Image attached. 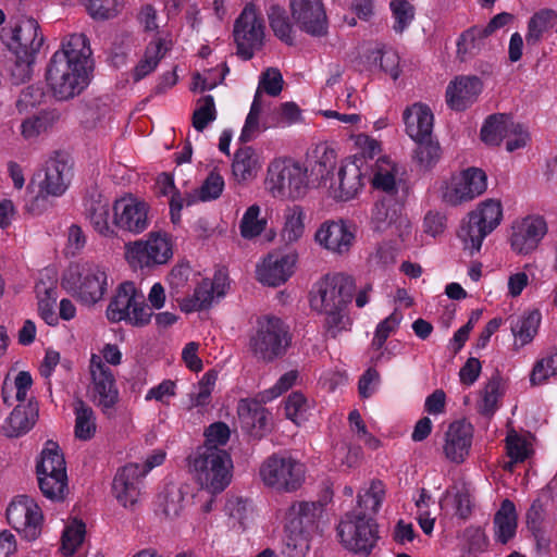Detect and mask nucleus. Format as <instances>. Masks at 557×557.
Returning a JSON list of instances; mask_svg holds the SVG:
<instances>
[{
    "instance_id": "1",
    "label": "nucleus",
    "mask_w": 557,
    "mask_h": 557,
    "mask_svg": "<svg viewBox=\"0 0 557 557\" xmlns=\"http://www.w3.org/2000/svg\"><path fill=\"white\" fill-rule=\"evenodd\" d=\"M91 49L84 34H73L62 42L48 63L46 82L52 95L67 100L79 95L89 84Z\"/></svg>"
},
{
    "instance_id": "2",
    "label": "nucleus",
    "mask_w": 557,
    "mask_h": 557,
    "mask_svg": "<svg viewBox=\"0 0 557 557\" xmlns=\"http://www.w3.org/2000/svg\"><path fill=\"white\" fill-rule=\"evenodd\" d=\"M372 286L367 285L357 292L352 276L345 273H332L321 277L310 293V306L318 313H344L355 299L358 309L370 301Z\"/></svg>"
},
{
    "instance_id": "3",
    "label": "nucleus",
    "mask_w": 557,
    "mask_h": 557,
    "mask_svg": "<svg viewBox=\"0 0 557 557\" xmlns=\"http://www.w3.org/2000/svg\"><path fill=\"white\" fill-rule=\"evenodd\" d=\"M293 344L289 325L278 315H258L249 337V350L261 362L272 363L283 358Z\"/></svg>"
},
{
    "instance_id": "4",
    "label": "nucleus",
    "mask_w": 557,
    "mask_h": 557,
    "mask_svg": "<svg viewBox=\"0 0 557 557\" xmlns=\"http://www.w3.org/2000/svg\"><path fill=\"white\" fill-rule=\"evenodd\" d=\"M407 135L417 143L414 158L420 166L432 169L441 158L438 141L432 139L434 115L429 106L414 103L403 113Z\"/></svg>"
},
{
    "instance_id": "5",
    "label": "nucleus",
    "mask_w": 557,
    "mask_h": 557,
    "mask_svg": "<svg viewBox=\"0 0 557 557\" xmlns=\"http://www.w3.org/2000/svg\"><path fill=\"white\" fill-rule=\"evenodd\" d=\"M61 284L74 292L82 304L92 306L103 298L108 289V274L98 263L72 262L64 271Z\"/></svg>"
},
{
    "instance_id": "6",
    "label": "nucleus",
    "mask_w": 557,
    "mask_h": 557,
    "mask_svg": "<svg viewBox=\"0 0 557 557\" xmlns=\"http://www.w3.org/2000/svg\"><path fill=\"white\" fill-rule=\"evenodd\" d=\"M195 478L211 494L224 491L232 480L233 462L230 454L215 446H200L191 460Z\"/></svg>"
},
{
    "instance_id": "7",
    "label": "nucleus",
    "mask_w": 557,
    "mask_h": 557,
    "mask_svg": "<svg viewBox=\"0 0 557 557\" xmlns=\"http://www.w3.org/2000/svg\"><path fill=\"white\" fill-rule=\"evenodd\" d=\"M503 219V208L499 201L490 199L483 201L475 210L468 214L458 232L463 249L470 256L479 252L484 238L492 233Z\"/></svg>"
},
{
    "instance_id": "8",
    "label": "nucleus",
    "mask_w": 557,
    "mask_h": 557,
    "mask_svg": "<svg viewBox=\"0 0 557 557\" xmlns=\"http://www.w3.org/2000/svg\"><path fill=\"white\" fill-rule=\"evenodd\" d=\"M305 472L301 462L282 454L269 456L259 469L263 484L281 493H292L300 488Z\"/></svg>"
},
{
    "instance_id": "9",
    "label": "nucleus",
    "mask_w": 557,
    "mask_h": 557,
    "mask_svg": "<svg viewBox=\"0 0 557 557\" xmlns=\"http://www.w3.org/2000/svg\"><path fill=\"white\" fill-rule=\"evenodd\" d=\"M124 255L133 269H151L169 262L173 257V246L166 233L150 232L145 240L125 244Z\"/></svg>"
},
{
    "instance_id": "10",
    "label": "nucleus",
    "mask_w": 557,
    "mask_h": 557,
    "mask_svg": "<svg viewBox=\"0 0 557 557\" xmlns=\"http://www.w3.org/2000/svg\"><path fill=\"white\" fill-rule=\"evenodd\" d=\"M307 170L292 159H274L268 166L265 184L276 198H299L307 189Z\"/></svg>"
},
{
    "instance_id": "11",
    "label": "nucleus",
    "mask_w": 557,
    "mask_h": 557,
    "mask_svg": "<svg viewBox=\"0 0 557 557\" xmlns=\"http://www.w3.org/2000/svg\"><path fill=\"white\" fill-rule=\"evenodd\" d=\"M376 528L375 521L371 517H366V512L352 511L341 521L337 534L346 549L368 556L379 539Z\"/></svg>"
},
{
    "instance_id": "12",
    "label": "nucleus",
    "mask_w": 557,
    "mask_h": 557,
    "mask_svg": "<svg viewBox=\"0 0 557 557\" xmlns=\"http://www.w3.org/2000/svg\"><path fill=\"white\" fill-rule=\"evenodd\" d=\"M1 39L14 55L37 57L45 38L34 17L21 16L2 28Z\"/></svg>"
},
{
    "instance_id": "13",
    "label": "nucleus",
    "mask_w": 557,
    "mask_h": 557,
    "mask_svg": "<svg viewBox=\"0 0 557 557\" xmlns=\"http://www.w3.org/2000/svg\"><path fill=\"white\" fill-rule=\"evenodd\" d=\"M234 41L237 47V55L245 60H251L257 50L263 46L264 23L257 14L253 4H247L234 23Z\"/></svg>"
},
{
    "instance_id": "14",
    "label": "nucleus",
    "mask_w": 557,
    "mask_h": 557,
    "mask_svg": "<svg viewBox=\"0 0 557 557\" xmlns=\"http://www.w3.org/2000/svg\"><path fill=\"white\" fill-rule=\"evenodd\" d=\"M7 521L24 540L32 542L41 534L44 515L34 498L20 495L9 504Z\"/></svg>"
},
{
    "instance_id": "15",
    "label": "nucleus",
    "mask_w": 557,
    "mask_h": 557,
    "mask_svg": "<svg viewBox=\"0 0 557 557\" xmlns=\"http://www.w3.org/2000/svg\"><path fill=\"white\" fill-rule=\"evenodd\" d=\"M91 400L101 411L111 416L120 400L115 376L98 355L90 358Z\"/></svg>"
},
{
    "instance_id": "16",
    "label": "nucleus",
    "mask_w": 557,
    "mask_h": 557,
    "mask_svg": "<svg viewBox=\"0 0 557 557\" xmlns=\"http://www.w3.org/2000/svg\"><path fill=\"white\" fill-rule=\"evenodd\" d=\"M149 209L146 201L132 195L116 199L112 206L113 225L122 232L141 234L150 224Z\"/></svg>"
},
{
    "instance_id": "17",
    "label": "nucleus",
    "mask_w": 557,
    "mask_h": 557,
    "mask_svg": "<svg viewBox=\"0 0 557 557\" xmlns=\"http://www.w3.org/2000/svg\"><path fill=\"white\" fill-rule=\"evenodd\" d=\"M297 260L298 253L295 249L287 252H270L257 267V278L264 285L280 286L292 276Z\"/></svg>"
},
{
    "instance_id": "18",
    "label": "nucleus",
    "mask_w": 557,
    "mask_h": 557,
    "mask_svg": "<svg viewBox=\"0 0 557 557\" xmlns=\"http://www.w3.org/2000/svg\"><path fill=\"white\" fill-rule=\"evenodd\" d=\"M292 16L305 33L321 37L327 33V17L320 0H290Z\"/></svg>"
},
{
    "instance_id": "19",
    "label": "nucleus",
    "mask_w": 557,
    "mask_h": 557,
    "mask_svg": "<svg viewBox=\"0 0 557 557\" xmlns=\"http://www.w3.org/2000/svg\"><path fill=\"white\" fill-rule=\"evenodd\" d=\"M45 178L39 188L52 197L62 196L69 188L73 177V164L63 152H54L45 164Z\"/></svg>"
},
{
    "instance_id": "20",
    "label": "nucleus",
    "mask_w": 557,
    "mask_h": 557,
    "mask_svg": "<svg viewBox=\"0 0 557 557\" xmlns=\"http://www.w3.org/2000/svg\"><path fill=\"white\" fill-rule=\"evenodd\" d=\"M547 233V223L541 215H529L513 226L511 247L519 253L534 250Z\"/></svg>"
},
{
    "instance_id": "21",
    "label": "nucleus",
    "mask_w": 557,
    "mask_h": 557,
    "mask_svg": "<svg viewBox=\"0 0 557 557\" xmlns=\"http://www.w3.org/2000/svg\"><path fill=\"white\" fill-rule=\"evenodd\" d=\"M146 474V470L138 463H128L116 472L112 490L117 502L124 507L133 506L136 504L140 488L143 478Z\"/></svg>"
},
{
    "instance_id": "22",
    "label": "nucleus",
    "mask_w": 557,
    "mask_h": 557,
    "mask_svg": "<svg viewBox=\"0 0 557 557\" xmlns=\"http://www.w3.org/2000/svg\"><path fill=\"white\" fill-rule=\"evenodd\" d=\"M483 90L478 76H457L446 88V103L454 111H465L472 106Z\"/></svg>"
},
{
    "instance_id": "23",
    "label": "nucleus",
    "mask_w": 557,
    "mask_h": 557,
    "mask_svg": "<svg viewBox=\"0 0 557 557\" xmlns=\"http://www.w3.org/2000/svg\"><path fill=\"white\" fill-rule=\"evenodd\" d=\"M226 276L219 273L212 281L203 280L194 290L191 298L184 299L181 310L185 313L202 311L211 307L214 300L224 297L226 293Z\"/></svg>"
},
{
    "instance_id": "24",
    "label": "nucleus",
    "mask_w": 557,
    "mask_h": 557,
    "mask_svg": "<svg viewBox=\"0 0 557 557\" xmlns=\"http://www.w3.org/2000/svg\"><path fill=\"white\" fill-rule=\"evenodd\" d=\"M315 242L323 248L338 255L349 251L355 234L344 221H326L314 235Z\"/></svg>"
},
{
    "instance_id": "25",
    "label": "nucleus",
    "mask_w": 557,
    "mask_h": 557,
    "mask_svg": "<svg viewBox=\"0 0 557 557\" xmlns=\"http://www.w3.org/2000/svg\"><path fill=\"white\" fill-rule=\"evenodd\" d=\"M237 414L242 428L255 437H262L271 430V413L256 400L240 399Z\"/></svg>"
},
{
    "instance_id": "26",
    "label": "nucleus",
    "mask_w": 557,
    "mask_h": 557,
    "mask_svg": "<svg viewBox=\"0 0 557 557\" xmlns=\"http://www.w3.org/2000/svg\"><path fill=\"white\" fill-rule=\"evenodd\" d=\"M473 429L470 423L455 421L445 434L444 454L453 462L460 463L469 455Z\"/></svg>"
},
{
    "instance_id": "27",
    "label": "nucleus",
    "mask_w": 557,
    "mask_h": 557,
    "mask_svg": "<svg viewBox=\"0 0 557 557\" xmlns=\"http://www.w3.org/2000/svg\"><path fill=\"white\" fill-rule=\"evenodd\" d=\"M146 307L144 293L134 282L125 281L117 286L106 313H145Z\"/></svg>"
},
{
    "instance_id": "28",
    "label": "nucleus",
    "mask_w": 557,
    "mask_h": 557,
    "mask_svg": "<svg viewBox=\"0 0 557 557\" xmlns=\"http://www.w3.org/2000/svg\"><path fill=\"white\" fill-rule=\"evenodd\" d=\"M323 511L320 502H296L286 513V524L289 529H299L310 533Z\"/></svg>"
},
{
    "instance_id": "29",
    "label": "nucleus",
    "mask_w": 557,
    "mask_h": 557,
    "mask_svg": "<svg viewBox=\"0 0 557 557\" xmlns=\"http://www.w3.org/2000/svg\"><path fill=\"white\" fill-rule=\"evenodd\" d=\"M519 124L512 122L506 114H492L482 125L480 137L488 146H499L510 136V132L517 131Z\"/></svg>"
},
{
    "instance_id": "30",
    "label": "nucleus",
    "mask_w": 557,
    "mask_h": 557,
    "mask_svg": "<svg viewBox=\"0 0 557 557\" xmlns=\"http://www.w3.org/2000/svg\"><path fill=\"white\" fill-rule=\"evenodd\" d=\"M37 416V409L32 403L17 405L3 425L5 435L18 437L25 434L35 424Z\"/></svg>"
},
{
    "instance_id": "31",
    "label": "nucleus",
    "mask_w": 557,
    "mask_h": 557,
    "mask_svg": "<svg viewBox=\"0 0 557 557\" xmlns=\"http://www.w3.org/2000/svg\"><path fill=\"white\" fill-rule=\"evenodd\" d=\"M111 206L107 199H92L87 209L86 215L92 228L103 237H113L116 235L113 221L110 222Z\"/></svg>"
},
{
    "instance_id": "32",
    "label": "nucleus",
    "mask_w": 557,
    "mask_h": 557,
    "mask_svg": "<svg viewBox=\"0 0 557 557\" xmlns=\"http://www.w3.org/2000/svg\"><path fill=\"white\" fill-rule=\"evenodd\" d=\"M189 495L188 485L169 483L158 494V507L165 517L176 518L184 508L185 497Z\"/></svg>"
},
{
    "instance_id": "33",
    "label": "nucleus",
    "mask_w": 557,
    "mask_h": 557,
    "mask_svg": "<svg viewBox=\"0 0 557 557\" xmlns=\"http://www.w3.org/2000/svg\"><path fill=\"white\" fill-rule=\"evenodd\" d=\"M338 194L337 198L347 201L354 198L363 186V175L357 161L343 164L337 173Z\"/></svg>"
},
{
    "instance_id": "34",
    "label": "nucleus",
    "mask_w": 557,
    "mask_h": 557,
    "mask_svg": "<svg viewBox=\"0 0 557 557\" xmlns=\"http://www.w3.org/2000/svg\"><path fill=\"white\" fill-rule=\"evenodd\" d=\"M557 22V11L541 9L528 21L525 41L529 48L537 46L554 24Z\"/></svg>"
},
{
    "instance_id": "35",
    "label": "nucleus",
    "mask_w": 557,
    "mask_h": 557,
    "mask_svg": "<svg viewBox=\"0 0 557 557\" xmlns=\"http://www.w3.org/2000/svg\"><path fill=\"white\" fill-rule=\"evenodd\" d=\"M259 168L258 157L252 147L246 146L236 150L232 172L238 182L253 178Z\"/></svg>"
},
{
    "instance_id": "36",
    "label": "nucleus",
    "mask_w": 557,
    "mask_h": 557,
    "mask_svg": "<svg viewBox=\"0 0 557 557\" xmlns=\"http://www.w3.org/2000/svg\"><path fill=\"white\" fill-rule=\"evenodd\" d=\"M497 540L506 544L513 537L517 529V512L515 504L509 499L502 502L500 508L494 516Z\"/></svg>"
},
{
    "instance_id": "37",
    "label": "nucleus",
    "mask_w": 557,
    "mask_h": 557,
    "mask_svg": "<svg viewBox=\"0 0 557 557\" xmlns=\"http://www.w3.org/2000/svg\"><path fill=\"white\" fill-rule=\"evenodd\" d=\"M75 413V436L82 441H88L94 437L97 425L96 416L92 408L82 398H76L73 403Z\"/></svg>"
},
{
    "instance_id": "38",
    "label": "nucleus",
    "mask_w": 557,
    "mask_h": 557,
    "mask_svg": "<svg viewBox=\"0 0 557 557\" xmlns=\"http://www.w3.org/2000/svg\"><path fill=\"white\" fill-rule=\"evenodd\" d=\"M482 26H472L461 33L457 40V55L460 61H467L476 55L488 37Z\"/></svg>"
},
{
    "instance_id": "39",
    "label": "nucleus",
    "mask_w": 557,
    "mask_h": 557,
    "mask_svg": "<svg viewBox=\"0 0 557 557\" xmlns=\"http://www.w3.org/2000/svg\"><path fill=\"white\" fill-rule=\"evenodd\" d=\"M165 52L166 49L163 46L162 39L150 42L145 49L143 59L133 70L134 82L137 83L152 73L164 58Z\"/></svg>"
},
{
    "instance_id": "40",
    "label": "nucleus",
    "mask_w": 557,
    "mask_h": 557,
    "mask_svg": "<svg viewBox=\"0 0 557 557\" xmlns=\"http://www.w3.org/2000/svg\"><path fill=\"white\" fill-rule=\"evenodd\" d=\"M269 24L275 37L288 46H293L295 38L293 26L284 8L272 4L268 10Z\"/></svg>"
},
{
    "instance_id": "41",
    "label": "nucleus",
    "mask_w": 557,
    "mask_h": 557,
    "mask_svg": "<svg viewBox=\"0 0 557 557\" xmlns=\"http://www.w3.org/2000/svg\"><path fill=\"white\" fill-rule=\"evenodd\" d=\"M54 120L55 117L52 112L40 111L38 114L23 120L20 126L21 135L25 140H34L51 128Z\"/></svg>"
},
{
    "instance_id": "42",
    "label": "nucleus",
    "mask_w": 557,
    "mask_h": 557,
    "mask_svg": "<svg viewBox=\"0 0 557 557\" xmlns=\"http://www.w3.org/2000/svg\"><path fill=\"white\" fill-rule=\"evenodd\" d=\"M282 230L283 239L290 244L299 240L305 232V212L300 206L287 208Z\"/></svg>"
},
{
    "instance_id": "43",
    "label": "nucleus",
    "mask_w": 557,
    "mask_h": 557,
    "mask_svg": "<svg viewBox=\"0 0 557 557\" xmlns=\"http://www.w3.org/2000/svg\"><path fill=\"white\" fill-rule=\"evenodd\" d=\"M309 534L299 529H289L286 524L283 554L287 557H305L310 548Z\"/></svg>"
},
{
    "instance_id": "44",
    "label": "nucleus",
    "mask_w": 557,
    "mask_h": 557,
    "mask_svg": "<svg viewBox=\"0 0 557 557\" xmlns=\"http://www.w3.org/2000/svg\"><path fill=\"white\" fill-rule=\"evenodd\" d=\"M261 209L258 205H251L245 211L240 223V235L246 239L259 236L267 227L268 221L260 216Z\"/></svg>"
},
{
    "instance_id": "45",
    "label": "nucleus",
    "mask_w": 557,
    "mask_h": 557,
    "mask_svg": "<svg viewBox=\"0 0 557 557\" xmlns=\"http://www.w3.org/2000/svg\"><path fill=\"white\" fill-rule=\"evenodd\" d=\"M385 497V486L382 481L373 480L370 488L364 494L358 495V511L366 512V517L369 515H375Z\"/></svg>"
},
{
    "instance_id": "46",
    "label": "nucleus",
    "mask_w": 557,
    "mask_h": 557,
    "mask_svg": "<svg viewBox=\"0 0 557 557\" xmlns=\"http://www.w3.org/2000/svg\"><path fill=\"white\" fill-rule=\"evenodd\" d=\"M540 322V315H519L511 324L516 342H519L520 346L531 343L537 334Z\"/></svg>"
},
{
    "instance_id": "47",
    "label": "nucleus",
    "mask_w": 557,
    "mask_h": 557,
    "mask_svg": "<svg viewBox=\"0 0 557 557\" xmlns=\"http://www.w3.org/2000/svg\"><path fill=\"white\" fill-rule=\"evenodd\" d=\"M506 449L510 461L505 466V469L512 471L513 465L523 462L531 454L529 444L516 431H510L506 437Z\"/></svg>"
},
{
    "instance_id": "48",
    "label": "nucleus",
    "mask_w": 557,
    "mask_h": 557,
    "mask_svg": "<svg viewBox=\"0 0 557 557\" xmlns=\"http://www.w3.org/2000/svg\"><path fill=\"white\" fill-rule=\"evenodd\" d=\"M36 467L42 471L46 469H51V471L57 469L66 470L65 458L58 443L53 441L46 442L37 459Z\"/></svg>"
},
{
    "instance_id": "49",
    "label": "nucleus",
    "mask_w": 557,
    "mask_h": 557,
    "mask_svg": "<svg viewBox=\"0 0 557 557\" xmlns=\"http://www.w3.org/2000/svg\"><path fill=\"white\" fill-rule=\"evenodd\" d=\"M86 533V525L83 521L74 520L65 528L62 534L61 550L65 556H72L82 545Z\"/></svg>"
},
{
    "instance_id": "50",
    "label": "nucleus",
    "mask_w": 557,
    "mask_h": 557,
    "mask_svg": "<svg viewBox=\"0 0 557 557\" xmlns=\"http://www.w3.org/2000/svg\"><path fill=\"white\" fill-rule=\"evenodd\" d=\"M216 119L214 98L206 95L198 100V108L193 113V126L196 131L202 132L209 123Z\"/></svg>"
},
{
    "instance_id": "51",
    "label": "nucleus",
    "mask_w": 557,
    "mask_h": 557,
    "mask_svg": "<svg viewBox=\"0 0 557 557\" xmlns=\"http://www.w3.org/2000/svg\"><path fill=\"white\" fill-rule=\"evenodd\" d=\"M262 111L261 91L257 90L250 106V110L246 116L244 127L242 129L239 140L248 143L253 139V136L260 129L259 117Z\"/></svg>"
},
{
    "instance_id": "52",
    "label": "nucleus",
    "mask_w": 557,
    "mask_h": 557,
    "mask_svg": "<svg viewBox=\"0 0 557 557\" xmlns=\"http://www.w3.org/2000/svg\"><path fill=\"white\" fill-rule=\"evenodd\" d=\"M38 486L46 498L52 502H63L69 492L67 475L40 480L38 481Z\"/></svg>"
},
{
    "instance_id": "53",
    "label": "nucleus",
    "mask_w": 557,
    "mask_h": 557,
    "mask_svg": "<svg viewBox=\"0 0 557 557\" xmlns=\"http://www.w3.org/2000/svg\"><path fill=\"white\" fill-rule=\"evenodd\" d=\"M459 178L472 199L486 189V175L481 169L469 168L459 175Z\"/></svg>"
},
{
    "instance_id": "54",
    "label": "nucleus",
    "mask_w": 557,
    "mask_h": 557,
    "mask_svg": "<svg viewBox=\"0 0 557 557\" xmlns=\"http://www.w3.org/2000/svg\"><path fill=\"white\" fill-rule=\"evenodd\" d=\"M389 7L395 20L393 28L403 33L413 20V7L407 0H392Z\"/></svg>"
},
{
    "instance_id": "55",
    "label": "nucleus",
    "mask_w": 557,
    "mask_h": 557,
    "mask_svg": "<svg viewBox=\"0 0 557 557\" xmlns=\"http://www.w3.org/2000/svg\"><path fill=\"white\" fill-rule=\"evenodd\" d=\"M442 198L445 203L450 206H457L463 201L472 200L459 176H454L446 183L443 188Z\"/></svg>"
},
{
    "instance_id": "56",
    "label": "nucleus",
    "mask_w": 557,
    "mask_h": 557,
    "mask_svg": "<svg viewBox=\"0 0 557 557\" xmlns=\"http://www.w3.org/2000/svg\"><path fill=\"white\" fill-rule=\"evenodd\" d=\"M120 0H88L87 10L94 20H109L117 14Z\"/></svg>"
},
{
    "instance_id": "57",
    "label": "nucleus",
    "mask_w": 557,
    "mask_h": 557,
    "mask_svg": "<svg viewBox=\"0 0 557 557\" xmlns=\"http://www.w3.org/2000/svg\"><path fill=\"white\" fill-rule=\"evenodd\" d=\"M500 397V381L498 377H492L482 392L481 413L485 416L492 414Z\"/></svg>"
},
{
    "instance_id": "58",
    "label": "nucleus",
    "mask_w": 557,
    "mask_h": 557,
    "mask_svg": "<svg viewBox=\"0 0 557 557\" xmlns=\"http://www.w3.org/2000/svg\"><path fill=\"white\" fill-rule=\"evenodd\" d=\"M224 189V180L218 172H210L198 189L201 201L218 199Z\"/></svg>"
},
{
    "instance_id": "59",
    "label": "nucleus",
    "mask_w": 557,
    "mask_h": 557,
    "mask_svg": "<svg viewBox=\"0 0 557 557\" xmlns=\"http://www.w3.org/2000/svg\"><path fill=\"white\" fill-rule=\"evenodd\" d=\"M218 374L214 371L207 372L198 383V392L190 395L191 406L199 407L209 404L212 387L216 381Z\"/></svg>"
},
{
    "instance_id": "60",
    "label": "nucleus",
    "mask_w": 557,
    "mask_h": 557,
    "mask_svg": "<svg viewBox=\"0 0 557 557\" xmlns=\"http://www.w3.org/2000/svg\"><path fill=\"white\" fill-rule=\"evenodd\" d=\"M283 76L277 69H267L260 76L259 87L262 88L269 96L276 97L283 89Z\"/></svg>"
},
{
    "instance_id": "61",
    "label": "nucleus",
    "mask_w": 557,
    "mask_h": 557,
    "mask_svg": "<svg viewBox=\"0 0 557 557\" xmlns=\"http://www.w3.org/2000/svg\"><path fill=\"white\" fill-rule=\"evenodd\" d=\"M35 60L36 57L15 55V62L11 70V81L14 85H20L30 79Z\"/></svg>"
},
{
    "instance_id": "62",
    "label": "nucleus",
    "mask_w": 557,
    "mask_h": 557,
    "mask_svg": "<svg viewBox=\"0 0 557 557\" xmlns=\"http://www.w3.org/2000/svg\"><path fill=\"white\" fill-rule=\"evenodd\" d=\"M45 97V92L41 87L29 85L23 88L16 100V109L18 112L27 111L30 108L40 104Z\"/></svg>"
},
{
    "instance_id": "63",
    "label": "nucleus",
    "mask_w": 557,
    "mask_h": 557,
    "mask_svg": "<svg viewBox=\"0 0 557 557\" xmlns=\"http://www.w3.org/2000/svg\"><path fill=\"white\" fill-rule=\"evenodd\" d=\"M206 442L202 446H224L231 436L230 428L224 422H214L205 431Z\"/></svg>"
},
{
    "instance_id": "64",
    "label": "nucleus",
    "mask_w": 557,
    "mask_h": 557,
    "mask_svg": "<svg viewBox=\"0 0 557 557\" xmlns=\"http://www.w3.org/2000/svg\"><path fill=\"white\" fill-rule=\"evenodd\" d=\"M38 298V313H54V307L58 299V290L55 286L47 287L40 282L36 285Z\"/></svg>"
}]
</instances>
